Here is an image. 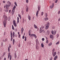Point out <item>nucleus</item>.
Masks as SVG:
<instances>
[{"label": "nucleus", "instance_id": "nucleus-16", "mask_svg": "<svg viewBox=\"0 0 60 60\" xmlns=\"http://www.w3.org/2000/svg\"><path fill=\"white\" fill-rule=\"evenodd\" d=\"M53 35H52L50 34V38H53Z\"/></svg>", "mask_w": 60, "mask_h": 60}, {"label": "nucleus", "instance_id": "nucleus-28", "mask_svg": "<svg viewBox=\"0 0 60 60\" xmlns=\"http://www.w3.org/2000/svg\"><path fill=\"white\" fill-rule=\"evenodd\" d=\"M18 17H20V19H21V15L19 14H18Z\"/></svg>", "mask_w": 60, "mask_h": 60}, {"label": "nucleus", "instance_id": "nucleus-12", "mask_svg": "<svg viewBox=\"0 0 60 60\" xmlns=\"http://www.w3.org/2000/svg\"><path fill=\"white\" fill-rule=\"evenodd\" d=\"M13 36V37L14 38V36H15V32H13L12 33V36Z\"/></svg>", "mask_w": 60, "mask_h": 60}, {"label": "nucleus", "instance_id": "nucleus-35", "mask_svg": "<svg viewBox=\"0 0 60 60\" xmlns=\"http://www.w3.org/2000/svg\"><path fill=\"white\" fill-rule=\"evenodd\" d=\"M43 13H43V12H41V16H42V15H43Z\"/></svg>", "mask_w": 60, "mask_h": 60}, {"label": "nucleus", "instance_id": "nucleus-33", "mask_svg": "<svg viewBox=\"0 0 60 60\" xmlns=\"http://www.w3.org/2000/svg\"><path fill=\"white\" fill-rule=\"evenodd\" d=\"M8 9H7L5 10V11H6V12H8Z\"/></svg>", "mask_w": 60, "mask_h": 60}, {"label": "nucleus", "instance_id": "nucleus-39", "mask_svg": "<svg viewBox=\"0 0 60 60\" xmlns=\"http://www.w3.org/2000/svg\"><path fill=\"white\" fill-rule=\"evenodd\" d=\"M51 32L52 34H54V31L53 30H52L51 31Z\"/></svg>", "mask_w": 60, "mask_h": 60}, {"label": "nucleus", "instance_id": "nucleus-54", "mask_svg": "<svg viewBox=\"0 0 60 60\" xmlns=\"http://www.w3.org/2000/svg\"><path fill=\"white\" fill-rule=\"evenodd\" d=\"M58 37H59V35H58V34H57V37L58 38Z\"/></svg>", "mask_w": 60, "mask_h": 60}, {"label": "nucleus", "instance_id": "nucleus-59", "mask_svg": "<svg viewBox=\"0 0 60 60\" xmlns=\"http://www.w3.org/2000/svg\"><path fill=\"white\" fill-rule=\"evenodd\" d=\"M46 20H48V18H47V17L46 18Z\"/></svg>", "mask_w": 60, "mask_h": 60}, {"label": "nucleus", "instance_id": "nucleus-37", "mask_svg": "<svg viewBox=\"0 0 60 60\" xmlns=\"http://www.w3.org/2000/svg\"><path fill=\"white\" fill-rule=\"evenodd\" d=\"M56 31L54 30V34H56Z\"/></svg>", "mask_w": 60, "mask_h": 60}, {"label": "nucleus", "instance_id": "nucleus-61", "mask_svg": "<svg viewBox=\"0 0 60 60\" xmlns=\"http://www.w3.org/2000/svg\"><path fill=\"white\" fill-rule=\"evenodd\" d=\"M44 20H45V21H46V18H45Z\"/></svg>", "mask_w": 60, "mask_h": 60}, {"label": "nucleus", "instance_id": "nucleus-56", "mask_svg": "<svg viewBox=\"0 0 60 60\" xmlns=\"http://www.w3.org/2000/svg\"><path fill=\"white\" fill-rule=\"evenodd\" d=\"M45 16L46 17H47V16H48V15H47V14L46 13L45 14Z\"/></svg>", "mask_w": 60, "mask_h": 60}, {"label": "nucleus", "instance_id": "nucleus-15", "mask_svg": "<svg viewBox=\"0 0 60 60\" xmlns=\"http://www.w3.org/2000/svg\"><path fill=\"white\" fill-rule=\"evenodd\" d=\"M8 6V5H6V9H8V8H9V6Z\"/></svg>", "mask_w": 60, "mask_h": 60}, {"label": "nucleus", "instance_id": "nucleus-40", "mask_svg": "<svg viewBox=\"0 0 60 60\" xmlns=\"http://www.w3.org/2000/svg\"><path fill=\"white\" fill-rule=\"evenodd\" d=\"M7 3H8V4H10V2H9V1H8V2Z\"/></svg>", "mask_w": 60, "mask_h": 60}, {"label": "nucleus", "instance_id": "nucleus-52", "mask_svg": "<svg viewBox=\"0 0 60 60\" xmlns=\"http://www.w3.org/2000/svg\"><path fill=\"white\" fill-rule=\"evenodd\" d=\"M42 41H44V38H43L42 39Z\"/></svg>", "mask_w": 60, "mask_h": 60}, {"label": "nucleus", "instance_id": "nucleus-30", "mask_svg": "<svg viewBox=\"0 0 60 60\" xmlns=\"http://www.w3.org/2000/svg\"><path fill=\"white\" fill-rule=\"evenodd\" d=\"M59 43V41H58L57 43H56V45H58Z\"/></svg>", "mask_w": 60, "mask_h": 60}, {"label": "nucleus", "instance_id": "nucleus-18", "mask_svg": "<svg viewBox=\"0 0 60 60\" xmlns=\"http://www.w3.org/2000/svg\"><path fill=\"white\" fill-rule=\"evenodd\" d=\"M46 29H48V28H49V25H47L46 26Z\"/></svg>", "mask_w": 60, "mask_h": 60}, {"label": "nucleus", "instance_id": "nucleus-13", "mask_svg": "<svg viewBox=\"0 0 60 60\" xmlns=\"http://www.w3.org/2000/svg\"><path fill=\"white\" fill-rule=\"evenodd\" d=\"M36 45H37V44L39 43V41H38V39H36Z\"/></svg>", "mask_w": 60, "mask_h": 60}, {"label": "nucleus", "instance_id": "nucleus-5", "mask_svg": "<svg viewBox=\"0 0 60 60\" xmlns=\"http://www.w3.org/2000/svg\"><path fill=\"white\" fill-rule=\"evenodd\" d=\"M3 24L4 25V27H6V22L5 21H4L3 22Z\"/></svg>", "mask_w": 60, "mask_h": 60}, {"label": "nucleus", "instance_id": "nucleus-20", "mask_svg": "<svg viewBox=\"0 0 60 60\" xmlns=\"http://www.w3.org/2000/svg\"><path fill=\"white\" fill-rule=\"evenodd\" d=\"M14 42H15V40L13 39V45H14Z\"/></svg>", "mask_w": 60, "mask_h": 60}, {"label": "nucleus", "instance_id": "nucleus-14", "mask_svg": "<svg viewBox=\"0 0 60 60\" xmlns=\"http://www.w3.org/2000/svg\"><path fill=\"white\" fill-rule=\"evenodd\" d=\"M7 41V38H6L5 39V40H4V39L3 40V41H4V42H6V41Z\"/></svg>", "mask_w": 60, "mask_h": 60}, {"label": "nucleus", "instance_id": "nucleus-3", "mask_svg": "<svg viewBox=\"0 0 60 60\" xmlns=\"http://www.w3.org/2000/svg\"><path fill=\"white\" fill-rule=\"evenodd\" d=\"M40 8H41V7L40 6V5H38V11H37L36 13V16H37L38 15V13H39V11H40Z\"/></svg>", "mask_w": 60, "mask_h": 60}, {"label": "nucleus", "instance_id": "nucleus-9", "mask_svg": "<svg viewBox=\"0 0 60 60\" xmlns=\"http://www.w3.org/2000/svg\"><path fill=\"white\" fill-rule=\"evenodd\" d=\"M28 19H29V20H31V17H30V15H28Z\"/></svg>", "mask_w": 60, "mask_h": 60}, {"label": "nucleus", "instance_id": "nucleus-4", "mask_svg": "<svg viewBox=\"0 0 60 60\" xmlns=\"http://www.w3.org/2000/svg\"><path fill=\"white\" fill-rule=\"evenodd\" d=\"M11 41H12V39H13V38H12V33L11 31Z\"/></svg>", "mask_w": 60, "mask_h": 60}, {"label": "nucleus", "instance_id": "nucleus-19", "mask_svg": "<svg viewBox=\"0 0 60 60\" xmlns=\"http://www.w3.org/2000/svg\"><path fill=\"white\" fill-rule=\"evenodd\" d=\"M15 58H17V55L16 54V53H15Z\"/></svg>", "mask_w": 60, "mask_h": 60}, {"label": "nucleus", "instance_id": "nucleus-48", "mask_svg": "<svg viewBox=\"0 0 60 60\" xmlns=\"http://www.w3.org/2000/svg\"><path fill=\"white\" fill-rule=\"evenodd\" d=\"M49 22H47V24H46V25H47V26H49Z\"/></svg>", "mask_w": 60, "mask_h": 60}, {"label": "nucleus", "instance_id": "nucleus-32", "mask_svg": "<svg viewBox=\"0 0 60 60\" xmlns=\"http://www.w3.org/2000/svg\"><path fill=\"white\" fill-rule=\"evenodd\" d=\"M54 58H55V59H57V56H56Z\"/></svg>", "mask_w": 60, "mask_h": 60}, {"label": "nucleus", "instance_id": "nucleus-51", "mask_svg": "<svg viewBox=\"0 0 60 60\" xmlns=\"http://www.w3.org/2000/svg\"><path fill=\"white\" fill-rule=\"evenodd\" d=\"M8 51L9 52H10V48H8Z\"/></svg>", "mask_w": 60, "mask_h": 60}, {"label": "nucleus", "instance_id": "nucleus-45", "mask_svg": "<svg viewBox=\"0 0 60 60\" xmlns=\"http://www.w3.org/2000/svg\"><path fill=\"white\" fill-rule=\"evenodd\" d=\"M58 1V0H56L55 2V3H57Z\"/></svg>", "mask_w": 60, "mask_h": 60}, {"label": "nucleus", "instance_id": "nucleus-11", "mask_svg": "<svg viewBox=\"0 0 60 60\" xmlns=\"http://www.w3.org/2000/svg\"><path fill=\"white\" fill-rule=\"evenodd\" d=\"M23 31H24V28H23V27H22L21 28V30L22 34H23Z\"/></svg>", "mask_w": 60, "mask_h": 60}, {"label": "nucleus", "instance_id": "nucleus-41", "mask_svg": "<svg viewBox=\"0 0 60 60\" xmlns=\"http://www.w3.org/2000/svg\"><path fill=\"white\" fill-rule=\"evenodd\" d=\"M11 56H10V60H11Z\"/></svg>", "mask_w": 60, "mask_h": 60}, {"label": "nucleus", "instance_id": "nucleus-10", "mask_svg": "<svg viewBox=\"0 0 60 60\" xmlns=\"http://www.w3.org/2000/svg\"><path fill=\"white\" fill-rule=\"evenodd\" d=\"M56 52H54L53 55V56H55L56 55Z\"/></svg>", "mask_w": 60, "mask_h": 60}, {"label": "nucleus", "instance_id": "nucleus-23", "mask_svg": "<svg viewBox=\"0 0 60 60\" xmlns=\"http://www.w3.org/2000/svg\"><path fill=\"white\" fill-rule=\"evenodd\" d=\"M12 29L13 30H15V29H14V26H13V25H12Z\"/></svg>", "mask_w": 60, "mask_h": 60}, {"label": "nucleus", "instance_id": "nucleus-46", "mask_svg": "<svg viewBox=\"0 0 60 60\" xmlns=\"http://www.w3.org/2000/svg\"><path fill=\"white\" fill-rule=\"evenodd\" d=\"M42 32L43 33H45V31H44L43 30H42Z\"/></svg>", "mask_w": 60, "mask_h": 60}, {"label": "nucleus", "instance_id": "nucleus-38", "mask_svg": "<svg viewBox=\"0 0 60 60\" xmlns=\"http://www.w3.org/2000/svg\"><path fill=\"white\" fill-rule=\"evenodd\" d=\"M25 41H26V37H25Z\"/></svg>", "mask_w": 60, "mask_h": 60}, {"label": "nucleus", "instance_id": "nucleus-7", "mask_svg": "<svg viewBox=\"0 0 60 60\" xmlns=\"http://www.w3.org/2000/svg\"><path fill=\"white\" fill-rule=\"evenodd\" d=\"M31 36H34V37H35V38H36V35L34 34H31Z\"/></svg>", "mask_w": 60, "mask_h": 60}, {"label": "nucleus", "instance_id": "nucleus-22", "mask_svg": "<svg viewBox=\"0 0 60 60\" xmlns=\"http://www.w3.org/2000/svg\"><path fill=\"white\" fill-rule=\"evenodd\" d=\"M41 47L42 48H43V47H44V45H43V44L42 43L41 44Z\"/></svg>", "mask_w": 60, "mask_h": 60}, {"label": "nucleus", "instance_id": "nucleus-64", "mask_svg": "<svg viewBox=\"0 0 60 60\" xmlns=\"http://www.w3.org/2000/svg\"><path fill=\"white\" fill-rule=\"evenodd\" d=\"M5 32H4V35H5Z\"/></svg>", "mask_w": 60, "mask_h": 60}, {"label": "nucleus", "instance_id": "nucleus-26", "mask_svg": "<svg viewBox=\"0 0 60 60\" xmlns=\"http://www.w3.org/2000/svg\"><path fill=\"white\" fill-rule=\"evenodd\" d=\"M34 26L35 28H37V26L36 25H35V24H34Z\"/></svg>", "mask_w": 60, "mask_h": 60}, {"label": "nucleus", "instance_id": "nucleus-31", "mask_svg": "<svg viewBox=\"0 0 60 60\" xmlns=\"http://www.w3.org/2000/svg\"><path fill=\"white\" fill-rule=\"evenodd\" d=\"M55 49H53V50L52 51V54H53V52H55Z\"/></svg>", "mask_w": 60, "mask_h": 60}, {"label": "nucleus", "instance_id": "nucleus-43", "mask_svg": "<svg viewBox=\"0 0 60 60\" xmlns=\"http://www.w3.org/2000/svg\"><path fill=\"white\" fill-rule=\"evenodd\" d=\"M52 7H54V3H53L52 4Z\"/></svg>", "mask_w": 60, "mask_h": 60}, {"label": "nucleus", "instance_id": "nucleus-24", "mask_svg": "<svg viewBox=\"0 0 60 60\" xmlns=\"http://www.w3.org/2000/svg\"><path fill=\"white\" fill-rule=\"evenodd\" d=\"M47 34H48V35L50 33V32H49V30H47Z\"/></svg>", "mask_w": 60, "mask_h": 60}, {"label": "nucleus", "instance_id": "nucleus-60", "mask_svg": "<svg viewBox=\"0 0 60 60\" xmlns=\"http://www.w3.org/2000/svg\"><path fill=\"white\" fill-rule=\"evenodd\" d=\"M60 20V18H59L58 19V21H59Z\"/></svg>", "mask_w": 60, "mask_h": 60}, {"label": "nucleus", "instance_id": "nucleus-57", "mask_svg": "<svg viewBox=\"0 0 60 60\" xmlns=\"http://www.w3.org/2000/svg\"><path fill=\"white\" fill-rule=\"evenodd\" d=\"M22 39H24V38H25V36H22Z\"/></svg>", "mask_w": 60, "mask_h": 60}, {"label": "nucleus", "instance_id": "nucleus-44", "mask_svg": "<svg viewBox=\"0 0 60 60\" xmlns=\"http://www.w3.org/2000/svg\"><path fill=\"white\" fill-rule=\"evenodd\" d=\"M26 3H28V0H26Z\"/></svg>", "mask_w": 60, "mask_h": 60}, {"label": "nucleus", "instance_id": "nucleus-42", "mask_svg": "<svg viewBox=\"0 0 60 60\" xmlns=\"http://www.w3.org/2000/svg\"><path fill=\"white\" fill-rule=\"evenodd\" d=\"M29 36H30V31H29Z\"/></svg>", "mask_w": 60, "mask_h": 60}, {"label": "nucleus", "instance_id": "nucleus-2", "mask_svg": "<svg viewBox=\"0 0 60 60\" xmlns=\"http://www.w3.org/2000/svg\"><path fill=\"white\" fill-rule=\"evenodd\" d=\"M16 7L15 5L14 6L13 8V9L11 12V13L12 15H13L14 13V12L15 11V9L16 8Z\"/></svg>", "mask_w": 60, "mask_h": 60}, {"label": "nucleus", "instance_id": "nucleus-25", "mask_svg": "<svg viewBox=\"0 0 60 60\" xmlns=\"http://www.w3.org/2000/svg\"><path fill=\"white\" fill-rule=\"evenodd\" d=\"M51 45H52V43H50L48 45V46L49 47V46H51Z\"/></svg>", "mask_w": 60, "mask_h": 60}, {"label": "nucleus", "instance_id": "nucleus-1", "mask_svg": "<svg viewBox=\"0 0 60 60\" xmlns=\"http://www.w3.org/2000/svg\"><path fill=\"white\" fill-rule=\"evenodd\" d=\"M3 17L4 19V20H7L8 19V20H10V17H8V18H7V16H6L5 15H4L3 16Z\"/></svg>", "mask_w": 60, "mask_h": 60}, {"label": "nucleus", "instance_id": "nucleus-58", "mask_svg": "<svg viewBox=\"0 0 60 60\" xmlns=\"http://www.w3.org/2000/svg\"><path fill=\"white\" fill-rule=\"evenodd\" d=\"M9 13H11V10H10L9 11Z\"/></svg>", "mask_w": 60, "mask_h": 60}, {"label": "nucleus", "instance_id": "nucleus-29", "mask_svg": "<svg viewBox=\"0 0 60 60\" xmlns=\"http://www.w3.org/2000/svg\"><path fill=\"white\" fill-rule=\"evenodd\" d=\"M15 4L16 6H17V3H16V2H15Z\"/></svg>", "mask_w": 60, "mask_h": 60}, {"label": "nucleus", "instance_id": "nucleus-53", "mask_svg": "<svg viewBox=\"0 0 60 60\" xmlns=\"http://www.w3.org/2000/svg\"><path fill=\"white\" fill-rule=\"evenodd\" d=\"M44 28V26H42V29H43V28Z\"/></svg>", "mask_w": 60, "mask_h": 60}, {"label": "nucleus", "instance_id": "nucleus-8", "mask_svg": "<svg viewBox=\"0 0 60 60\" xmlns=\"http://www.w3.org/2000/svg\"><path fill=\"white\" fill-rule=\"evenodd\" d=\"M42 32V29L41 28H40L39 30V32L40 33H41Z\"/></svg>", "mask_w": 60, "mask_h": 60}, {"label": "nucleus", "instance_id": "nucleus-6", "mask_svg": "<svg viewBox=\"0 0 60 60\" xmlns=\"http://www.w3.org/2000/svg\"><path fill=\"white\" fill-rule=\"evenodd\" d=\"M13 23L14 26L15 27H17V24L16 23V22H15V20L13 21Z\"/></svg>", "mask_w": 60, "mask_h": 60}, {"label": "nucleus", "instance_id": "nucleus-47", "mask_svg": "<svg viewBox=\"0 0 60 60\" xmlns=\"http://www.w3.org/2000/svg\"><path fill=\"white\" fill-rule=\"evenodd\" d=\"M48 42H49V41H48V40H46V43H48Z\"/></svg>", "mask_w": 60, "mask_h": 60}, {"label": "nucleus", "instance_id": "nucleus-63", "mask_svg": "<svg viewBox=\"0 0 60 60\" xmlns=\"http://www.w3.org/2000/svg\"><path fill=\"white\" fill-rule=\"evenodd\" d=\"M52 58H51L50 59V60H52Z\"/></svg>", "mask_w": 60, "mask_h": 60}, {"label": "nucleus", "instance_id": "nucleus-27", "mask_svg": "<svg viewBox=\"0 0 60 60\" xmlns=\"http://www.w3.org/2000/svg\"><path fill=\"white\" fill-rule=\"evenodd\" d=\"M28 9H29L27 7L26 8V12H27V11H28Z\"/></svg>", "mask_w": 60, "mask_h": 60}, {"label": "nucleus", "instance_id": "nucleus-62", "mask_svg": "<svg viewBox=\"0 0 60 60\" xmlns=\"http://www.w3.org/2000/svg\"><path fill=\"white\" fill-rule=\"evenodd\" d=\"M3 2L4 3H5V1H3Z\"/></svg>", "mask_w": 60, "mask_h": 60}, {"label": "nucleus", "instance_id": "nucleus-36", "mask_svg": "<svg viewBox=\"0 0 60 60\" xmlns=\"http://www.w3.org/2000/svg\"><path fill=\"white\" fill-rule=\"evenodd\" d=\"M53 6H52V5H51L50 6V9H52V8H53Z\"/></svg>", "mask_w": 60, "mask_h": 60}, {"label": "nucleus", "instance_id": "nucleus-21", "mask_svg": "<svg viewBox=\"0 0 60 60\" xmlns=\"http://www.w3.org/2000/svg\"><path fill=\"white\" fill-rule=\"evenodd\" d=\"M17 22L18 23H19V17H17Z\"/></svg>", "mask_w": 60, "mask_h": 60}, {"label": "nucleus", "instance_id": "nucleus-17", "mask_svg": "<svg viewBox=\"0 0 60 60\" xmlns=\"http://www.w3.org/2000/svg\"><path fill=\"white\" fill-rule=\"evenodd\" d=\"M36 48L37 49H39V47H38V45H36Z\"/></svg>", "mask_w": 60, "mask_h": 60}, {"label": "nucleus", "instance_id": "nucleus-49", "mask_svg": "<svg viewBox=\"0 0 60 60\" xmlns=\"http://www.w3.org/2000/svg\"><path fill=\"white\" fill-rule=\"evenodd\" d=\"M60 11H59L58 12V14H60Z\"/></svg>", "mask_w": 60, "mask_h": 60}, {"label": "nucleus", "instance_id": "nucleus-34", "mask_svg": "<svg viewBox=\"0 0 60 60\" xmlns=\"http://www.w3.org/2000/svg\"><path fill=\"white\" fill-rule=\"evenodd\" d=\"M22 22L23 23H24L25 22V19L24 18L23 19Z\"/></svg>", "mask_w": 60, "mask_h": 60}, {"label": "nucleus", "instance_id": "nucleus-55", "mask_svg": "<svg viewBox=\"0 0 60 60\" xmlns=\"http://www.w3.org/2000/svg\"><path fill=\"white\" fill-rule=\"evenodd\" d=\"M55 26H52V29H55Z\"/></svg>", "mask_w": 60, "mask_h": 60}, {"label": "nucleus", "instance_id": "nucleus-50", "mask_svg": "<svg viewBox=\"0 0 60 60\" xmlns=\"http://www.w3.org/2000/svg\"><path fill=\"white\" fill-rule=\"evenodd\" d=\"M10 53H8V56H10Z\"/></svg>", "mask_w": 60, "mask_h": 60}]
</instances>
